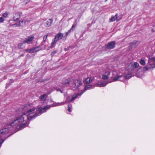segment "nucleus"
<instances>
[{
  "instance_id": "obj_27",
  "label": "nucleus",
  "mask_w": 155,
  "mask_h": 155,
  "mask_svg": "<svg viewBox=\"0 0 155 155\" xmlns=\"http://www.w3.org/2000/svg\"><path fill=\"white\" fill-rule=\"evenodd\" d=\"M57 42L55 41V40H54V41L52 42L51 44V45L50 47L51 48H52L54 47V45Z\"/></svg>"
},
{
  "instance_id": "obj_34",
  "label": "nucleus",
  "mask_w": 155,
  "mask_h": 155,
  "mask_svg": "<svg viewBox=\"0 0 155 155\" xmlns=\"http://www.w3.org/2000/svg\"><path fill=\"white\" fill-rule=\"evenodd\" d=\"M13 80H10L9 82L8 83V84H9V85H10L11 83H13Z\"/></svg>"
},
{
  "instance_id": "obj_32",
  "label": "nucleus",
  "mask_w": 155,
  "mask_h": 155,
  "mask_svg": "<svg viewBox=\"0 0 155 155\" xmlns=\"http://www.w3.org/2000/svg\"><path fill=\"white\" fill-rule=\"evenodd\" d=\"M56 90L57 91H60L61 93H63V91L62 90H61L59 88H57L56 89Z\"/></svg>"
},
{
  "instance_id": "obj_36",
  "label": "nucleus",
  "mask_w": 155,
  "mask_h": 155,
  "mask_svg": "<svg viewBox=\"0 0 155 155\" xmlns=\"http://www.w3.org/2000/svg\"><path fill=\"white\" fill-rule=\"evenodd\" d=\"M45 43V41H44L43 42H42L41 43V45H43Z\"/></svg>"
},
{
  "instance_id": "obj_7",
  "label": "nucleus",
  "mask_w": 155,
  "mask_h": 155,
  "mask_svg": "<svg viewBox=\"0 0 155 155\" xmlns=\"http://www.w3.org/2000/svg\"><path fill=\"white\" fill-rule=\"evenodd\" d=\"M115 41H112L107 43L106 45V47L108 49H112L115 47Z\"/></svg>"
},
{
  "instance_id": "obj_17",
  "label": "nucleus",
  "mask_w": 155,
  "mask_h": 155,
  "mask_svg": "<svg viewBox=\"0 0 155 155\" xmlns=\"http://www.w3.org/2000/svg\"><path fill=\"white\" fill-rule=\"evenodd\" d=\"M76 24H74L72 25L71 28L67 32L69 34H70L71 31L74 30L75 28V26H76Z\"/></svg>"
},
{
  "instance_id": "obj_11",
  "label": "nucleus",
  "mask_w": 155,
  "mask_h": 155,
  "mask_svg": "<svg viewBox=\"0 0 155 155\" xmlns=\"http://www.w3.org/2000/svg\"><path fill=\"white\" fill-rule=\"evenodd\" d=\"M71 81H70L69 80H67L65 81H64L62 83V86L65 87H67L68 85H70L71 86Z\"/></svg>"
},
{
  "instance_id": "obj_15",
  "label": "nucleus",
  "mask_w": 155,
  "mask_h": 155,
  "mask_svg": "<svg viewBox=\"0 0 155 155\" xmlns=\"http://www.w3.org/2000/svg\"><path fill=\"white\" fill-rule=\"evenodd\" d=\"M47 98V97L45 94L41 95L40 97V99L42 102H45L46 101Z\"/></svg>"
},
{
  "instance_id": "obj_16",
  "label": "nucleus",
  "mask_w": 155,
  "mask_h": 155,
  "mask_svg": "<svg viewBox=\"0 0 155 155\" xmlns=\"http://www.w3.org/2000/svg\"><path fill=\"white\" fill-rule=\"evenodd\" d=\"M42 48L41 46H39L35 48H33L34 52H36L41 50Z\"/></svg>"
},
{
  "instance_id": "obj_21",
  "label": "nucleus",
  "mask_w": 155,
  "mask_h": 155,
  "mask_svg": "<svg viewBox=\"0 0 155 155\" xmlns=\"http://www.w3.org/2000/svg\"><path fill=\"white\" fill-rule=\"evenodd\" d=\"M25 51L29 53H34L33 48H32L31 49H25Z\"/></svg>"
},
{
  "instance_id": "obj_31",
  "label": "nucleus",
  "mask_w": 155,
  "mask_h": 155,
  "mask_svg": "<svg viewBox=\"0 0 155 155\" xmlns=\"http://www.w3.org/2000/svg\"><path fill=\"white\" fill-rule=\"evenodd\" d=\"M57 51H54L51 54V55L52 56H54L56 53H57Z\"/></svg>"
},
{
  "instance_id": "obj_9",
  "label": "nucleus",
  "mask_w": 155,
  "mask_h": 155,
  "mask_svg": "<svg viewBox=\"0 0 155 155\" xmlns=\"http://www.w3.org/2000/svg\"><path fill=\"white\" fill-rule=\"evenodd\" d=\"M34 39V36H29L25 39L24 42L28 44H31Z\"/></svg>"
},
{
  "instance_id": "obj_29",
  "label": "nucleus",
  "mask_w": 155,
  "mask_h": 155,
  "mask_svg": "<svg viewBox=\"0 0 155 155\" xmlns=\"http://www.w3.org/2000/svg\"><path fill=\"white\" fill-rule=\"evenodd\" d=\"M48 35H45V36H44L43 37V41H45L47 38Z\"/></svg>"
},
{
  "instance_id": "obj_22",
  "label": "nucleus",
  "mask_w": 155,
  "mask_h": 155,
  "mask_svg": "<svg viewBox=\"0 0 155 155\" xmlns=\"http://www.w3.org/2000/svg\"><path fill=\"white\" fill-rule=\"evenodd\" d=\"M57 36H58L59 38L60 39H62L63 37V35L61 33H59L56 35Z\"/></svg>"
},
{
  "instance_id": "obj_37",
  "label": "nucleus",
  "mask_w": 155,
  "mask_h": 155,
  "mask_svg": "<svg viewBox=\"0 0 155 155\" xmlns=\"http://www.w3.org/2000/svg\"><path fill=\"white\" fill-rule=\"evenodd\" d=\"M105 2H107L108 0H104Z\"/></svg>"
},
{
  "instance_id": "obj_33",
  "label": "nucleus",
  "mask_w": 155,
  "mask_h": 155,
  "mask_svg": "<svg viewBox=\"0 0 155 155\" xmlns=\"http://www.w3.org/2000/svg\"><path fill=\"white\" fill-rule=\"evenodd\" d=\"M68 110L69 112H71V107H70V106L68 105Z\"/></svg>"
},
{
  "instance_id": "obj_19",
  "label": "nucleus",
  "mask_w": 155,
  "mask_h": 155,
  "mask_svg": "<svg viewBox=\"0 0 155 155\" xmlns=\"http://www.w3.org/2000/svg\"><path fill=\"white\" fill-rule=\"evenodd\" d=\"M117 14H116L115 16L111 17L110 19V22H113L115 21V20L117 18Z\"/></svg>"
},
{
  "instance_id": "obj_6",
  "label": "nucleus",
  "mask_w": 155,
  "mask_h": 155,
  "mask_svg": "<svg viewBox=\"0 0 155 155\" xmlns=\"http://www.w3.org/2000/svg\"><path fill=\"white\" fill-rule=\"evenodd\" d=\"M81 81L80 80H74L73 82L71 81V86L75 89L82 84Z\"/></svg>"
},
{
  "instance_id": "obj_4",
  "label": "nucleus",
  "mask_w": 155,
  "mask_h": 155,
  "mask_svg": "<svg viewBox=\"0 0 155 155\" xmlns=\"http://www.w3.org/2000/svg\"><path fill=\"white\" fill-rule=\"evenodd\" d=\"M155 61V58H154L151 57L150 58V57H149V60H148V64L146 66H145L144 68L146 71H148V70L152 68H154L155 67V65L154 64L152 63H150V62H151L152 61Z\"/></svg>"
},
{
  "instance_id": "obj_35",
  "label": "nucleus",
  "mask_w": 155,
  "mask_h": 155,
  "mask_svg": "<svg viewBox=\"0 0 155 155\" xmlns=\"http://www.w3.org/2000/svg\"><path fill=\"white\" fill-rule=\"evenodd\" d=\"M69 34L68 33V32H67L66 33V34L65 35V36L64 37H66Z\"/></svg>"
},
{
  "instance_id": "obj_24",
  "label": "nucleus",
  "mask_w": 155,
  "mask_h": 155,
  "mask_svg": "<svg viewBox=\"0 0 155 155\" xmlns=\"http://www.w3.org/2000/svg\"><path fill=\"white\" fill-rule=\"evenodd\" d=\"M140 63L142 65H144L145 64L146 62L143 59H141L140 61Z\"/></svg>"
},
{
  "instance_id": "obj_28",
  "label": "nucleus",
  "mask_w": 155,
  "mask_h": 155,
  "mask_svg": "<svg viewBox=\"0 0 155 155\" xmlns=\"http://www.w3.org/2000/svg\"><path fill=\"white\" fill-rule=\"evenodd\" d=\"M59 39H60L59 38H58V36H57L56 35L55 37L54 40H55V41L57 42Z\"/></svg>"
},
{
  "instance_id": "obj_38",
  "label": "nucleus",
  "mask_w": 155,
  "mask_h": 155,
  "mask_svg": "<svg viewBox=\"0 0 155 155\" xmlns=\"http://www.w3.org/2000/svg\"><path fill=\"white\" fill-rule=\"evenodd\" d=\"M76 21H75V23Z\"/></svg>"
},
{
  "instance_id": "obj_14",
  "label": "nucleus",
  "mask_w": 155,
  "mask_h": 155,
  "mask_svg": "<svg viewBox=\"0 0 155 155\" xmlns=\"http://www.w3.org/2000/svg\"><path fill=\"white\" fill-rule=\"evenodd\" d=\"M107 84V83L106 81H103L101 82L100 83L97 84V85L98 87H103L105 86Z\"/></svg>"
},
{
  "instance_id": "obj_10",
  "label": "nucleus",
  "mask_w": 155,
  "mask_h": 155,
  "mask_svg": "<svg viewBox=\"0 0 155 155\" xmlns=\"http://www.w3.org/2000/svg\"><path fill=\"white\" fill-rule=\"evenodd\" d=\"M110 71H106L102 76V78L103 79H107L110 76Z\"/></svg>"
},
{
  "instance_id": "obj_18",
  "label": "nucleus",
  "mask_w": 155,
  "mask_h": 155,
  "mask_svg": "<svg viewBox=\"0 0 155 155\" xmlns=\"http://www.w3.org/2000/svg\"><path fill=\"white\" fill-rule=\"evenodd\" d=\"M25 42L20 43H19L18 45V48L20 49H23L25 47Z\"/></svg>"
},
{
  "instance_id": "obj_3",
  "label": "nucleus",
  "mask_w": 155,
  "mask_h": 155,
  "mask_svg": "<svg viewBox=\"0 0 155 155\" xmlns=\"http://www.w3.org/2000/svg\"><path fill=\"white\" fill-rule=\"evenodd\" d=\"M131 75L130 74H128L126 76L123 75H117L115 77L113 78L114 81H122L125 79H128L131 77Z\"/></svg>"
},
{
  "instance_id": "obj_8",
  "label": "nucleus",
  "mask_w": 155,
  "mask_h": 155,
  "mask_svg": "<svg viewBox=\"0 0 155 155\" xmlns=\"http://www.w3.org/2000/svg\"><path fill=\"white\" fill-rule=\"evenodd\" d=\"M26 21L24 20L20 21L18 23H16L13 24L15 27L22 26L26 24Z\"/></svg>"
},
{
  "instance_id": "obj_12",
  "label": "nucleus",
  "mask_w": 155,
  "mask_h": 155,
  "mask_svg": "<svg viewBox=\"0 0 155 155\" xmlns=\"http://www.w3.org/2000/svg\"><path fill=\"white\" fill-rule=\"evenodd\" d=\"M20 14L18 13H16L14 14L13 17V20L15 21H18L20 18Z\"/></svg>"
},
{
  "instance_id": "obj_26",
  "label": "nucleus",
  "mask_w": 155,
  "mask_h": 155,
  "mask_svg": "<svg viewBox=\"0 0 155 155\" xmlns=\"http://www.w3.org/2000/svg\"><path fill=\"white\" fill-rule=\"evenodd\" d=\"M92 88V86L91 85H88L86 86L85 88V91L87 90Z\"/></svg>"
},
{
  "instance_id": "obj_25",
  "label": "nucleus",
  "mask_w": 155,
  "mask_h": 155,
  "mask_svg": "<svg viewBox=\"0 0 155 155\" xmlns=\"http://www.w3.org/2000/svg\"><path fill=\"white\" fill-rule=\"evenodd\" d=\"M8 14L9 13L8 12H6L3 14L2 16L5 18H7L8 17Z\"/></svg>"
},
{
  "instance_id": "obj_23",
  "label": "nucleus",
  "mask_w": 155,
  "mask_h": 155,
  "mask_svg": "<svg viewBox=\"0 0 155 155\" xmlns=\"http://www.w3.org/2000/svg\"><path fill=\"white\" fill-rule=\"evenodd\" d=\"M139 66V64L137 62H134L133 65V68H137Z\"/></svg>"
},
{
  "instance_id": "obj_30",
  "label": "nucleus",
  "mask_w": 155,
  "mask_h": 155,
  "mask_svg": "<svg viewBox=\"0 0 155 155\" xmlns=\"http://www.w3.org/2000/svg\"><path fill=\"white\" fill-rule=\"evenodd\" d=\"M4 19L2 17H0V22L2 23L3 22Z\"/></svg>"
},
{
  "instance_id": "obj_5",
  "label": "nucleus",
  "mask_w": 155,
  "mask_h": 155,
  "mask_svg": "<svg viewBox=\"0 0 155 155\" xmlns=\"http://www.w3.org/2000/svg\"><path fill=\"white\" fill-rule=\"evenodd\" d=\"M83 93V92H82L81 94H74L72 96H68L67 97V98L64 102H65L66 103L67 102H71L75 100L78 96H81Z\"/></svg>"
},
{
  "instance_id": "obj_20",
  "label": "nucleus",
  "mask_w": 155,
  "mask_h": 155,
  "mask_svg": "<svg viewBox=\"0 0 155 155\" xmlns=\"http://www.w3.org/2000/svg\"><path fill=\"white\" fill-rule=\"evenodd\" d=\"M92 81V79L90 78H86L85 82L87 84H89Z\"/></svg>"
},
{
  "instance_id": "obj_2",
  "label": "nucleus",
  "mask_w": 155,
  "mask_h": 155,
  "mask_svg": "<svg viewBox=\"0 0 155 155\" xmlns=\"http://www.w3.org/2000/svg\"><path fill=\"white\" fill-rule=\"evenodd\" d=\"M9 131V130L7 127L5 128L0 130V139L2 140H4L2 138H7L8 137V136H6V135L8 133Z\"/></svg>"
},
{
  "instance_id": "obj_1",
  "label": "nucleus",
  "mask_w": 155,
  "mask_h": 155,
  "mask_svg": "<svg viewBox=\"0 0 155 155\" xmlns=\"http://www.w3.org/2000/svg\"><path fill=\"white\" fill-rule=\"evenodd\" d=\"M65 104V102H58L53 103L52 105L45 106L43 108L40 107L38 108L31 109H30V106L29 104L26 105L24 106L23 110L26 111V113H23L22 115L16 117L12 123L8 124V125L15 126L17 129H21L25 127L28 126L29 123L27 122V120L30 121L32 119L35 118L36 117L41 115L42 113L45 112L51 106H58L64 105Z\"/></svg>"
},
{
  "instance_id": "obj_13",
  "label": "nucleus",
  "mask_w": 155,
  "mask_h": 155,
  "mask_svg": "<svg viewBox=\"0 0 155 155\" xmlns=\"http://www.w3.org/2000/svg\"><path fill=\"white\" fill-rule=\"evenodd\" d=\"M52 22L53 19L52 18L49 19L46 22L45 25L46 27H49L51 26Z\"/></svg>"
}]
</instances>
